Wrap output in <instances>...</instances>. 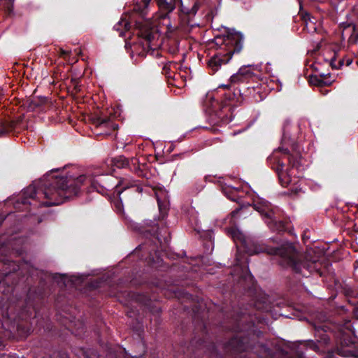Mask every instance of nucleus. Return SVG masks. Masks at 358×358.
<instances>
[{
  "label": "nucleus",
  "instance_id": "1",
  "mask_svg": "<svg viewBox=\"0 0 358 358\" xmlns=\"http://www.w3.org/2000/svg\"><path fill=\"white\" fill-rule=\"evenodd\" d=\"M87 186V192L96 191L104 194L117 188L118 182L111 176L80 175L74 176L67 174L65 176H56L50 182H43L36 187L31 185L24 191L25 198L36 200L40 206L50 207L58 206L68 199L77 196L83 186Z\"/></svg>",
  "mask_w": 358,
  "mask_h": 358
},
{
  "label": "nucleus",
  "instance_id": "2",
  "mask_svg": "<svg viewBox=\"0 0 358 358\" xmlns=\"http://www.w3.org/2000/svg\"><path fill=\"white\" fill-rule=\"evenodd\" d=\"M267 161L278 174L279 182L284 187L291 183L294 169H303V158L299 150H294L290 153L288 149L279 148L268 157Z\"/></svg>",
  "mask_w": 358,
  "mask_h": 358
},
{
  "label": "nucleus",
  "instance_id": "3",
  "mask_svg": "<svg viewBox=\"0 0 358 358\" xmlns=\"http://www.w3.org/2000/svg\"><path fill=\"white\" fill-rule=\"evenodd\" d=\"M247 252L250 255L266 253L271 255L278 257V263L282 267H292L296 271L300 268L294 262V257L296 255V249L292 243H285L278 248L268 246L262 243H253Z\"/></svg>",
  "mask_w": 358,
  "mask_h": 358
},
{
  "label": "nucleus",
  "instance_id": "4",
  "mask_svg": "<svg viewBox=\"0 0 358 358\" xmlns=\"http://www.w3.org/2000/svg\"><path fill=\"white\" fill-rule=\"evenodd\" d=\"M253 206L271 231L280 233L286 230L287 222L284 220L283 212L278 207L273 206L268 201L255 203Z\"/></svg>",
  "mask_w": 358,
  "mask_h": 358
},
{
  "label": "nucleus",
  "instance_id": "5",
  "mask_svg": "<svg viewBox=\"0 0 358 358\" xmlns=\"http://www.w3.org/2000/svg\"><path fill=\"white\" fill-rule=\"evenodd\" d=\"M294 262L300 268V271H296L292 267H289L293 271L301 274L303 276H308V274L316 273L320 276L324 275L331 266L327 262H323L321 260H309L307 257L302 259L301 255L296 250V255L294 257Z\"/></svg>",
  "mask_w": 358,
  "mask_h": 358
},
{
  "label": "nucleus",
  "instance_id": "6",
  "mask_svg": "<svg viewBox=\"0 0 358 358\" xmlns=\"http://www.w3.org/2000/svg\"><path fill=\"white\" fill-rule=\"evenodd\" d=\"M213 43L219 50H224L228 54L239 53L243 46V36L240 32L228 31L227 35L214 38Z\"/></svg>",
  "mask_w": 358,
  "mask_h": 358
},
{
  "label": "nucleus",
  "instance_id": "7",
  "mask_svg": "<svg viewBox=\"0 0 358 358\" xmlns=\"http://www.w3.org/2000/svg\"><path fill=\"white\" fill-rule=\"evenodd\" d=\"M208 122L213 127H222L231 121V107L227 103L220 105L217 101H213L212 108L207 110Z\"/></svg>",
  "mask_w": 358,
  "mask_h": 358
},
{
  "label": "nucleus",
  "instance_id": "8",
  "mask_svg": "<svg viewBox=\"0 0 358 358\" xmlns=\"http://www.w3.org/2000/svg\"><path fill=\"white\" fill-rule=\"evenodd\" d=\"M334 353L343 357L358 358V351L356 344L352 341L350 336L347 335L345 333L341 334L339 339L336 341L335 348L329 350L325 358H335Z\"/></svg>",
  "mask_w": 358,
  "mask_h": 358
},
{
  "label": "nucleus",
  "instance_id": "9",
  "mask_svg": "<svg viewBox=\"0 0 358 358\" xmlns=\"http://www.w3.org/2000/svg\"><path fill=\"white\" fill-rule=\"evenodd\" d=\"M159 10L164 12L162 14V17L165 18L170 13H171L176 6L179 0H155ZM150 0H136L134 4L133 10L141 15L142 17H145L147 15Z\"/></svg>",
  "mask_w": 358,
  "mask_h": 358
},
{
  "label": "nucleus",
  "instance_id": "10",
  "mask_svg": "<svg viewBox=\"0 0 358 358\" xmlns=\"http://www.w3.org/2000/svg\"><path fill=\"white\" fill-rule=\"evenodd\" d=\"M180 3V18L188 26L194 27L197 24L194 22L193 18L196 14L201 6L200 0H179Z\"/></svg>",
  "mask_w": 358,
  "mask_h": 358
},
{
  "label": "nucleus",
  "instance_id": "11",
  "mask_svg": "<svg viewBox=\"0 0 358 358\" xmlns=\"http://www.w3.org/2000/svg\"><path fill=\"white\" fill-rule=\"evenodd\" d=\"M250 348L248 336L237 335L231 338L225 345L224 350L229 355H238Z\"/></svg>",
  "mask_w": 358,
  "mask_h": 358
},
{
  "label": "nucleus",
  "instance_id": "12",
  "mask_svg": "<svg viewBox=\"0 0 358 358\" xmlns=\"http://www.w3.org/2000/svg\"><path fill=\"white\" fill-rule=\"evenodd\" d=\"M141 232L150 234L151 236L156 238L160 243L164 242L166 243L170 239V234L166 228L159 229L158 224L152 221L145 223V225L142 227Z\"/></svg>",
  "mask_w": 358,
  "mask_h": 358
},
{
  "label": "nucleus",
  "instance_id": "13",
  "mask_svg": "<svg viewBox=\"0 0 358 358\" xmlns=\"http://www.w3.org/2000/svg\"><path fill=\"white\" fill-rule=\"evenodd\" d=\"M255 73L248 67L243 66L239 69L238 71L232 75L229 79V85H222L220 87L224 89H229L232 85H240L248 83L250 79H252Z\"/></svg>",
  "mask_w": 358,
  "mask_h": 358
},
{
  "label": "nucleus",
  "instance_id": "14",
  "mask_svg": "<svg viewBox=\"0 0 358 358\" xmlns=\"http://www.w3.org/2000/svg\"><path fill=\"white\" fill-rule=\"evenodd\" d=\"M234 54H228L224 50H219L208 62V68L215 73L220 68L227 64L231 59Z\"/></svg>",
  "mask_w": 358,
  "mask_h": 358
},
{
  "label": "nucleus",
  "instance_id": "15",
  "mask_svg": "<svg viewBox=\"0 0 358 358\" xmlns=\"http://www.w3.org/2000/svg\"><path fill=\"white\" fill-rule=\"evenodd\" d=\"M136 34L148 43H151L157 35L154 29L150 27L146 22L136 21L135 22Z\"/></svg>",
  "mask_w": 358,
  "mask_h": 358
},
{
  "label": "nucleus",
  "instance_id": "16",
  "mask_svg": "<svg viewBox=\"0 0 358 358\" xmlns=\"http://www.w3.org/2000/svg\"><path fill=\"white\" fill-rule=\"evenodd\" d=\"M240 95L254 102H259L265 98L264 93L259 85L256 87H238Z\"/></svg>",
  "mask_w": 358,
  "mask_h": 358
},
{
  "label": "nucleus",
  "instance_id": "17",
  "mask_svg": "<svg viewBox=\"0 0 358 358\" xmlns=\"http://www.w3.org/2000/svg\"><path fill=\"white\" fill-rule=\"evenodd\" d=\"M93 124L96 128L101 129H106L108 131L117 129L118 125L113 122L110 117H98L93 120Z\"/></svg>",
  "mask_w": 358,
  "mask_h": 358
},
{
  "label": "nucleus",
  "instance_id": "18",
  "mask_svg": "<svg viewBox=\"0 0 358 358\" xmlns=\"http://www.w3.org/2000/svg\"><path fill=\"white\" fill-rule=\"evenodd\" d=\"M299 14L304 24V29L307 32L315 33L317 30V27L315 22L313 20V18L310 17V14L308 13L300 11Z\"/></svg>",
  "mask_w": 358,
  "mask_h": 358
},
{
  "label": "nucleus",
  "instance_id": "19",
  "mask_svg": "<svg viewBox=\"0 0 358 358\" xmlns=\"http://www.w3.org/2000/svg\"><path fill=\"white\" fill-rule=\"evenodd\" d=\"M325 326L315 327V337L318 343L323 344L324 345H328L330 342V338L327 334Z\"/></svg>",
  "mask_w": 358,
  "mask_h": 358
},
{
  "label": "nucleus",
  "instance_id": "20",
  "mask_svg": "<svg viewBox=\"0 0 358 358\" xmlns=\"http://www.w3.org/2000/svg\"><path fill=\"white\" fill-rule=\"evenodd\" d=\"M110 163L111 166L117 169H124L129 166V159L123 155H120L111 158Z\"/></svg>",
  "mask_w": 358,
  "mask_h": 358
},
{
  "label": "nucleus",
  "instance_id": "21",
  "mask_svg": "<svg viewBox=\"0 0 358 358\" xmlns=\"http://www.w3.org/2000/svg\"><path fill=\"white\" fill-rule=\"evenodd\" d=\"M326 76L323 73H321L320 76H317L316 75H312L309 77L308 82L312 85H315L317 87H323L329 85L331 84V82L325 81L322 78H324Z\"/></svg>",
  "mask_w": 358,
  "mask_h": 358
},
{
  "label": "nucleus",
  "instance_id": "22",
  "mask_svg": "<svg viewBox=\"0 0 358 358\" xmlns=\"http://www.w3.org/2000/svg\"><path fill=\"white\" fill-rule=\"evenodd\" d=\"M239 191L238 188H234L230 187H226L222 188L223 193L231 201H237L238 196L237 193Z\"/></svg>",
  "mask_w": 358,
  "mask_h": 358
},
{
  "label": "nucleus",
  "instance_id": "23",
  "mask_svg": "<svg viewBox=\"0 0 358 358\" xmlns=\"http://www.w3.org/2000/svg\"><path fill=\"white\" fill-rule=\"evenodd\" d=\"M124 27V29L125 31H129L130 29H131V23L129 22L127 20H121V21H120L117 24H116L115 26H114V29L117 31H120V36H124V31L122 29V27Z\"/></svg>",
  "mask_w": 358,
  "mask_h": 358
},
{
  "label": "nucleus",
  "instance_id": "24",
  "mask_svg": "<svg viewBox=\"0 0 358 358\" xmlns=\"http://www.w3.org/2000/svg\"><path fill=\"white\" fill-rule=\"evenodd\" d=\"M192 345L196 344V346H197V348L199 350H204V349H206V350H210V349L214 350V348H215V345L213 343H207L206 341H205L203 340H201V339H199L197 341H196L195 338L193 339L192 341Z\"/></svg>",
  "mask_w": 358,
  "mask_h": 358
},
{
  "label": "nucleus",
  "instance_id": "25",
  "mask_svg": "<svg viewBox=\"0 0 358 358\" xmlns=\"http://www.w3.org/2000/svg\"><path fill=\"white\" fill-rule=\"evenodd\" d=\"M137 180H133L132 178L126 177L123 178L118 182V185H121L123 187V190L137 186Z\"/></svg>",
  "mask_w": 358,
  "mask_h": 358
},
{
  "label": "nucleus",
  "instance_id": "26",
  "mask_svg": "<svg viewBox=\"0 0 358 358\" xmlns=\"http://www.w3.org/2000/svg\"><path fill=\"white\" fill-rule=\"evenodd\" d=\"M15 124L14 122L1 123L0 124V136L8 134L12 131L15 128Z\"/></svg>",
  "mask_w": 358,
  "mask_h": 358
},
{
  "label": "nucleus",
  "instance_id": "27",
  "mask_svg": "<svg viewBox=\"0 0 358 358\" xmlns=\"http://www.w3.org/2000/svg\"><path fill=\"white\" fill-rule=\"evenodd\" d=\"M358 43V29L356 25L352 26L350 36L348 39V43L349 45H355Z\"/></svg>",
  "mask_w": 358,
  "mask_h": 358
},
{
  "label": "nucleus",
  "instance_id": "28",
  "mask_svg": "<svg viewBox=\"0 0 358 358\" xmlns=\"http://www.w3.org/2000/svg\"><path fill=\"white\" fill-rule=\"evenodd\" d=\"M48 103V99L45 96L38 97V98H34L30 103V107L33 109H35L36 108H39L41 106L45 104Z\"/></svg>",
  "mask_w": 358,
  "mask_h": 358
},
{
  "label": "nucleus",
  "instance_id": "29",
  "mask_svg": "<svg viewBox=\"0 0 358 358\" xmlns=\"http://www.w3.org/2000/svg\"><path fill=\"white\" fill-rule=\"evenodd\" d=\"M227 234L230 236L234 241L236 240H243V234L236 229L234 228H229L227 229Z\"/></svg>",
  "mask_w": 358,
  "mask_h": 358
},
{
  "label": "nucleus",
  "instance_id": "30",
  "mask_svg": "<svg viewBox=\"0 0 358 358\" xmlns=\"http://www.w3.org/2000/svg\"><path fill=\"white\" fill-rule=\"evenodd\" d=\"M353 25H355V24H352V23H349V22H342L340 24L339 27L342 29L341 36H342L343 39H344V31L348 30V29H350L352 30Z\"/></svg>",
  "mask_w": 358,
  "mask_h": 358
},
{
  "label": "nucleus",
  "instance_id": "31",
  "mask_svg": "<svg viewBox=\"0 0 358 358\" xmlns=\"http://www.w3.org/2000/svg\"><path fill=\"white\" fill-rule=\"evenodd\" d=\"M134 171L138 176L145 178L147 179L149 178L148 172H145V171L141 169L139 166L134 167Z\"/></svg>",
  "mask_w": 358,
  "mask_h": 358
},
{
  "label": "nucleus",
  "instance_id": "32",
  "mask_svg": "<svg viewBox=\"0 0 358 358\" xmlns=\"http://www.w3.org/2000/svg\"><path fill=\"white\" fill-rule=\"evenodd\" d=\"M336 53L334 52V56L330 59V60L329 61L326 60V61L329 62V65L331 66L332 69H339V66H338V64L336 63Z\"/></svg>",
  "mask_w": 358,
  "mask_h": 358
},
{
  "label": "nucleus",
  "instance_id": "33",
  "mask_svg": "<svg viewBox=\"0 0 358 358\" xmlns=\"http://www.w3.org/2000/svg\"><path fill=\"white\" fill-rule=\"evenodd\" d=\"M114 206H115V208H116V210L118 213H122V210H123V205H122V201H121L120 198L119 199H117V201H114Z\"/></svg>",
  "mask_w": 358,
  "mask_h": 358
},
{
  "label": "nucleus",
  "instance_id": "34",
  "mask_svg": "<svg viewBox=\"0 0 358 358\" xmlns=\"http://www.w3.org/2000/svg\"><path fill=\"white\" fill-rule=\"evenodd\" d=\"M139 347H141L142 348V352H143V354H141L140 355H135V356H129L130 358H144V355H145V345L144 343H140L138 344Z\"/></svg>",
  "mask_w": 358,
  "mask_h": 358
},
{
  "label": "nucleus",
  "instance_id": "35",
  "mask_svg": "<svg viewBox=\"0 0 358 358\" xmlns=\"http://www.w3.org/2000/svg\"><path fill=\"white\" fill-rule=\"evenodd\" d=\"M308 345L310 348H312L315 352H317L319 350V347H318L317 344L313 341L309 342Z\"/></svg>",
  "mask_w": 358,
  "mask_h": 358
},
{
  "label": "nucleus",
  "instance_id": "36",
  "mask_svg": "<svg viewBox=\"0 0 358 358\" xmlns=\"http://www.w3.org/2000/svg\"><path fill=\"white\" fill-rule=\"evenodd\" d=\"M60 55L62 56V57H65L66 55H69L70 54V52L69 51H67V50H64L63 49H60Z\"/></svg>",
  "mask_w": 358,
  "mask_h": 358
},
{
  "label": "nucleus",
  "instance_id": "37",
  "mask_svg": "<svg viewBox=\"0 0 358 358\" xmlns=\"http://www.w3.org/2000/svg\"><path fill=\"white\" fill-rule=\"evenodd\" d=\"M113 357H114V358H118V357L116 354L113 355L112 352H110L108 354V358H112Z\"/></svg>",
  "mask_w": 358,
  "mask_h": 358
},
{
  "label": "nucleus",
  "instance_id": "38",
  "mask_svg": "<svg viewBox=\"0 0 358 358\" xmlns=\"http://www.w3.org/2000/svg\"><path fill=\"white\" fill-rule=\"evenodd\" d=\"M240 209H236L231 213V216L234 217L236 216V215L238 213Z\"/></svg>",
  "mask_w": 358,
  "mask_h": 358
},
{
  "label": "nucleus",
  "instance_id": "39",
  "mask_svg": "<svg viewBox=\"0 0 358 358\" xmlns=\"http://www.w3.org/2000/svg\"><path fill=\"white\" fill-rule=\"evenodd\" d=\"M344 64V60L343 59H340L338 62V66H339V69Z\"/></svg>",
  "mask_w": 358,
  "mask_h": 358
},
{
  "label": "nucleus",
  "instance_id": "40",
  "mask_svg": "<svg viewBox=\"0 0 358 358\" xmlns=\"http://www.w3.org/2000/svg\"><path fill=\"white\" fill-rule=\"evenodd\" d=\"M136 191L139 193H141L143 191V188L141 187H139L138 184H137V186H136Z\"/></svg>",
  "mask_w": 358,
  "mask_h": 358
},
{
  "label": "nucleus",
  "instance_id": "41",
  "mask_svg": "<svg viewBox=\"0 0 358 358\" xmlns=\"http://www.w3.org/2000/svg\"><path fill=\"white\" fill-rule=\"evenodd\" d=\"M352 64V59H348L346 62L347 66H349Z\"/></svg>",
  "mask_w": 358,
  "mask_h": 358
},
{
  "label": "nucleus",
  "instance_id": "42",
  "mask_svg": "<svg viewBox=\"0 0 358 358\" xmlns=\"http://www.w3.org/2000/svg\"><path fill=\"white\" fill-rule=\"evenodd\" d=\"M346 324H347L346 329H347L348 330H350V321H349V322H348Z\"/></svg>",
  "mask_w": 358,
  "mask_h": 358
},
{
  "label": "nucleus",
  "instance_id": "43",
  "mask_svg": "<svg viewBox=\"0 0 358 358\" xmlns=\"http://www.w3.org/2000/svg\"><path fill=\"white\" fill-rule=\"evenodd\" d=\"M236 261H237V264H241V260L238 258V255L236 256Z\"/></svg>",
  "mask_w": 358,
  "mask_h": 358
},
{
  "label": "nucleus",
  "instance_id": "44",
  "mask_svg": "<svg viewBox=\"0 0 358 358\" xmlns=\"http://www.w3.org/2000/svg\"><path fill=\"white\" fill-rule=\"evenodd\" d=\"M117 194H118V196H120V194L122 193V191L121 190H118L117 189Z\"/></svg>",
  "mask_w": 358,
  "mask_h": 358
},
{
  "label": "nucleus",
  "instance_id": "45",
  "mask_svg": "<svg viewBox=\"0 0 358 358\" xmlns=\"http://www.w3.org/2000/svg\"><path fill=\"white\" fill-rule=\"evenodd\" d=\"M122 351L125 353V356L127 357L129 356V355L127 354V352H126L125 349H123Z\"/></svg>",
  "mask_w": 358,
  "mask_h": 358
},
{
  "label": "nucleus",
  "instance_id": "46",
  "mask_svg": "<svg viewBox=\"0 0 358 358\" xmlns=\"http://www.w3.org/2000/svg\"><path fill=\"white\" fill-rule=\"evenodd\" d=\"M299 1V5H300V8H301V0H298Z\"/></svg>",
  "mask_w": 358,
  "mask_h": 358
},
{
  "label": "nucleus",
  "instance_id": "47",
  "mask_svg": "<svg viewBox=\"0 0 358 358\" xmlns=\"http://www.w3.org/2000/svg\"><path fill=\"white\" fill-rule=\"evenodd\" d=\"M75 89H76L77 91L80 90L78 89V86H76V87H75Z\"/></svg>",
  "mask_w": 358,
  "mask_h": 358
},
{
  "label": "nucleus",
  "instance_id": "48",
  "mask_svg": "<svg viewBox=\"0 0 358 358\" xmlns=\"http://www.w3.org/2000/svg\"><path fill=\"white\" fill-rule=\"evenodd\" d=\"M92 356H94L95 358H99L95 354H92Z\"/></svg>",
  "mask_w": 358,
  "mask_h": 358
},
{
  "label": "nucleus",
  "instance_id": "49",
  "mask_svg": "<svg viewBox=\"0 0 358 358\" xmlns=\"http://www.w3.org/2000/svg\"><path fill=\"white\" fill-rule=\"evenodd\" d=\"M284 130H285V127L284 128ZM283 136H285V131H284Z\"/></svg>",
  "mask_w": 358,
  "mask_h": 358
},
{
  "label": "nucleus",
  "instance_id": "50",
  "mask_svg": "<svg viewBox=\"0 0 358 358\" xmlns=\"http://www.w3.org/2000/svg\"><path fill=\"white\" fill-rule=\"evenodd\" d=\"M163 71H164V72L165 71H167L166 68V67H164V69H163Z\"/></svg>",
  "mask_w": 358,
  "mask_h": 358
},
{
  "label": "nucleus",
  "instance_id": "51",
  "mask_svg": "<svg viewBox=\"0 0 358 358\" xmlns=\"http://www.w3.org/2000/svg\"><path fill=\"white\" fill-rule=\"evenodd\" d=\"M134 161H136V159H131V162H134Z\"/></svg>",
  "mask_w": 358,
  "mask_h": 358
},
{
  "label": "nucleus",
  "instance_id": "52",
  "mask_svg": "<svg viewBox=\"0 0 358 358\" xmlns=\"http://www.w3.org/2000/svg\"><path fill=\"white\" fill-rule=\"evenodd\" d=\"M81 332H83V330H82V331H79V332H78V333H77V334L78 335V334H80Z\"/></svg>",
  "mask_w": 358,
  "mask_h": 358
},
{
  "label": "nucleus",
  "instance_id": "53",
  "mask_svg": "<svg viewBox=\"0 0 358 358\" xmlns=\"http://www.w3.org/2000/svg\"><path fill=\"white\" fill-rule=\"evenodd\" d=\"M205 329H206V327H205V326H203V330L204 331Z\"/></svg>",
  "mask_w": 358,
  "mask_h": 358
},
{
  "label": "nucleus",
  "instance_id": "54",
  "mask_svg": "<svg viewBox=\"0 0 358 358\" xmlns=\"http://www.w3.org/2000/svg\"><path fill=\"white\" fill-rule=\"evenodd\" d=\"M357 64H358V61L357 62Z\"/></svg>",
  "mask_w": 358,
  "mask_h": 358
},
{
  "label": "nucleus",
  "instance_id": "55",
  "mask_svg": "<svg viewBox=\"0 0 358 358\" xmlns=\"http://www.w3.org/2000/svg\"><path fill=\"white\" fill-rule=\"evenodd\" d=\"M357 317H358V315H357Z\"/></svg>",
  "mask_w": 358,
  "mask_h": 358
}]
</instances>
